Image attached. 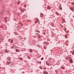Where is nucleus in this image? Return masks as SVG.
I'll list each match as a JSON object with an SVG mask.
<instances>
[{
  "label": "nucleus",
  "mask_w": 74,
  "mask_h": 74,
  "mask_svg": "<svg viewBox=\"0 0 74 74\" xmlns=\"http://www.w3.org/2000/svg\"><path fill=\"white\" fill-rule=\"evenodd\" d=\"M11 63V61H8L7 62V64L8 65H9L10 64V63Z\"/></svg>",
  "instance_id": "1"
},
{
  "label": "nucleus",
  "mask_w": 74,
  "mask_h": 74,
  "mask_svg": "<svg viewBox=\"0 0 74 74\" xmlns=\"http://www.w3.org/2000/svg\"><path fill=\"white\" fill-rule=\"evenodd\" d=\"M25 10H26L25 9H23L21 10V11L22 12H23L24 11H25Z\"/></svg>",
  "instance_id": "2"
},
{
  "label": "nucleus",
  "mask_w": 74,
  "mask_h": 74,
  "mask_svg": "<svg viewBox=\"0 0 74 74\" xmlns=\"http://www.w3.org/2000/svg\"><path fill=\"white\" fill-rule=\"evenodd\" d=\"M65 37L66 38H67V37H68V36H67V35L66 34L65 35Z\"/></svg>",
  "instance_id": "3"
},
{
  "label": "nucleus",
  "mask_w": 74,
  "mask_h": 74,
  "mask_svg": "<svg viewBox=\"0 0 74 74\" xmlns=\"http://www.w3.org/2000/svg\"><path fill=\"white\" fill-rule=\"evenodd\" d=\"M7 19H8V18H4V20L6 21H7Z\"/></svg>",
  "instance_id": "4"
},
{
  "label": "nucleus",
  "mask_w": 74,
  "mask_h": 74,
  "mask_svg": "<svg viewBox=\"0 0 74 74\" xmlns=\"http://www.w3.org/2000/svg\"><path fill=\"white\" fill-rule=\"evenodd\" d=\"M8 60H11V58H10V57H8Z\"/></svg>",
  "instance_id": "5"
},
{
  "label": "nucleus",
  "mask_w": 74,
  "mask_h": 74,
  "mask_svg": "<svg viewBox=\"0 0 74 74\" xmlns=\"http://www.w3.org/2000/svg\"><path fill=\"white\" fill-rule=\"evenodd\" d=\"M70 9H71V10H74V8H70Z\"/></svg>",
  "instance_id": "6"
},
{
  "label": "nucleus",
  "mask_w": 74,
  "mask_h": 74,
  "mask_svg": "<svg viewBox=\"0 0 74 74\" xmlns=\"http://www.w3.org/2000/svg\"><path fill=\"white\" fill-rule=\"evenodd\" d=\"M10 64L11 65H14V64L13 62L11 63Z\"/></svg>",
  "instance_id": "7"
},
{
  "label": "nucleus",
  "mask_w": 74,
  "mask_h": 74,
  "mask_svg": "<svg viewBox=\"0 0 74 74\" xmlns=\"http://www.w3.org/2000/svg\"><path fill=\"white\" fill-rule=\"evenodd\" d=\"M61 68L62 69H64V68L62 66L61 67Z\"/></svg>",
  "instance_id": "8"
},
{
  "label": "nucleus",
  "mask_w": 74,
  "mask_h": 74,
  "mask_svg": "<svg viewBox=\"0 0 74 74\" xmlns=\"http://www.w3.org/2000/svg\"><path fill=\"white\" fill-rule=\"evenodd\" d=\"M47 8L48 9H49V10H50V7H49V6H48L47 7Z\"/></svg>",
  "instance_id": "9"
},
{
  "label": "nucleus",
  "mask_w": 74,
  "mask_h": 74,
  "mask_svg": "<svg viewBox=\"0 0 74 74\" xmlns=\"http://www.w3.org/2000/svg\"><path fill=\"white\" fill-rule=\"evenodd\" d=\"M43 16V14H41L40 15V16H41V17H42Z\"/></svg>",
  "instance_id": "10"
},
{
  "label": "nucleus",
  "mask_w": 74,
  "mask_h": 74,
  "mask_svg": "<svg viewBox=\"0 0 74 74\" xmlns=\"http://www.w3.org/2000/svg\"><path fill=\"white\" fill-rule=\"evenodd\" d=\"M16 52H19V50L18 49H16Z\"/></svg>",
  "instance_id": "11"
},
{
  "label": "nucleus",
  "mask_w": 74,
  "mask_h": 74,
  "mask_svg": "<svg viewBox=\"0 0 74 74\" xmlns=\"http://www.w3.org/2000/svg\"><path fill=\"white\" fill-rule=\"evenodd\" d=\"M70 62L71 63L73 62V60H70Z\"/></svg>",
  "instance_id": "12"
},
{
  "label": "nucleus",
  "mask_w": 74,
  "mask_h": 74,
  "mask_svg": "<svg viewBox=\"0 0 74 74\" xmlns=\"http://www.w3.org/2000/svg\"><path fill=\"white\" fill-rule=\"evenodd\" d=\"M13 43V40H12L11 41V43Z\"/></svg>",
  "instance_id": "13"
},
{
  "label": "nucleus",
  "mask_w": 74,
  "mask_h": 74,
  "mask_svg": "<svg viewBox=\"0 0 74 74\" xmlns=\"http://www.w3.org/2000/svg\"><path fill=\"white\" fill-rule=\"evenodd\" d=\"M29 51H30V52H32V49H30L29 50Z\"/></svg>",
  "instance_id": "14"
},
{
  "label": "nucleus",
  "mask_w": 74,
  "mask_h": 74,
  "mask_svg": "<svg viewBox=\"0 0 74 74\" xmlns=\"http://www.w3.org/2000/svg\"><path fill=\"white\" fill-rule=\"evenodd\" d=\"M72 55H74V52H73V51H72Z\"/></svg>",
  "instance_id": "15"
},
{
  "label": "nucleus",
  "mask_w": 74,
  "mask_h": 74,
  "mask_svg": "<svg viewBox=\"0 0 74 74\" xmlns=\"http://www.w3.org/2000/svg\"><path fill=\"white\" fill-rule=\"evenodd\" d=\"M38 19L37 18L36 19V21H37L38 22Z\"/></svg>",
  "instance_id": "16"
},
{
  "label": "nucleus",
  "mask_w": 74,
  "mask_h": 74,
  "mask_svg": "<svg viewBox=\"0 0 74 74\" xmlns=\"http://www.w3.org/2000/svg\"><path fill=\"white\" fill-rule=\"evenodd\" d=\"M41 60H43V59H44V58H41Z\"/></svg>",
  "instance_id": "17"
},
{
  "label": "nucleus",
  "mask_w": 74,
  "mask_h": 74,
  "mask_svg": "<svg viewBox=\"0 0 74 74\" xmlns=\"http://www.w3.org/2000/svg\"><path fill=\"white\" fill-rule=\"evenodd\" d=\"M56 14L57 15H58V13H56Z\"/></svg>",
  "instance_id": "18"
},
{
  "label": "nucleus",
  "mask_w": 74,
  "mask_h": 74,
  "mask_svg": "<svg viewBox=\"0 0 74 74\" xmlns=\"http://www.w3.org/2000/svg\"><path fill=\"white\" fill-rule=\"evenodd\" d=\"M58 70H55V72H56V73H57V72H58Z\"/></svg>",
  "instance_id": "19"
},
{
  "label": "nucleus",
  "mask_w": 74,
  "mask_h": 74,
  "mask_svg": "<svg viewBox=\"0 0 74 74\" xmlns=\"http://www.w3.org/2000/svg\"><path fill=\"white\" fill-rule=\"evenodd\" d=\"M35 23H37V22L36 21H35Z\"/></svg>",
  "instance_id": "20"
},
{
  "label": "nucleus",
  "mask_w": 74,
  "mask_h": 74,
  "mask_svg": "<svg viewBox=\"0 0 74 74\" xmlns=\"http://www.w3.org/2000/svg\"><path fill=\"white\" fill-rule=\"evenodd\" d=\"M11 48H12V49H13V48H14V47H12V46Z\"/></svg>",
  "instance_id": "21"
},
{
  "label": "nucleus",
  "mask_w": 74,
  "mask_h": 74,
  "mask_svg": "<svg viewBox=\"0 0 74 74\" xmlns=\"http://www.w3.org/2000/svg\"><path fill=\"white\" fill-rule=\"evenodd\" d=\"M21 60H23V58H21Z\"/></svg>",
  "instance_id": "22"
},
{
  "label": "nucleus",
  "mask_w": 74,
  "mask_h": 74,
  "mask_svg": "<svg viewBox=\"0 0 74 74\" xmlns=\"http://www.w3.org/2000/svg\"><path fill=\"white\" fill-rule=\"evenodd\" d=\"M46 72H43L44 74H46Z\"/></svg>",
  "instance_id": "23"
},
{
  "label": "nucleus",
  "mask_w": 74,
  "mask_h": 74,
  "mask_svg": "<svg viewBox=\"0 0 74 74\" xmlns=\"http://www.w3.org/2000/svg\"><path fill=\"white\" fill-rule=\"evenodd\" d=\"M24 7H26V5H25L24 6Z\"/></svg>",
  "instance_id": "24"
},
{
  "label": "nucleus",
  "mask_w": 74,
  "mask_h": 74,
  "mask_svg": "<svg viewBox=\"0 0 74 74\" xmlns=\"http://www.w3.org/2000/svg\"><path fill=\"white\" fill-rule=\"evenodd\" d=\"M60 10H62V8L61 7L60 8Z\"/></svg>",
  "instance_id": "25"
},
{
  "label": "nucleus",
  "mask_w": 74,
  "mask_h": 74,
  "mask_svg": "<svg viewBox=\"0 0 74 74\" xmlns=\"http://www.w3.org/2000/svg\"><path fill=\"white\" fill-rule=\"evenodd\" d=\"M18 4H19L20 3V2H18Z\"/></svg>",
  "instance_id": "26"
},
{
  "label": "nucleus",
  "mask_w": 74,
  "mask_h": 74,
  "mask_svg": "<svg viewBox=\"0 0 74 74\" xmlns=\"http://www.w3.org/2000/svg\"><path fill=\"white\" fill-rule=\"evenodd\" d=\"M72 5H74V3H72Z\"/></svg>",
  "instance_id": "27"
},
{
  "label": "nucleus",
  "mask_w": 74,
  "mask_h": 74,
  "mask_svg": "<svg viewBox=\"0 0 74 74\" xmlns=\"http://www.w3.org/2000/svg\"><path fill=\"white\" fill-rule=\"evenodd\" d=\"M1 29H2V28H3V27H2V26L1 27Z\"/></svg>",
  "instance_id": "28"
},
{
  "label": "nucleus",
  "mask_w": 74,
  "mask_h": 74,
  "mask_svg": "<svg viewBox=\"0 0 74 74\" xmlns=\"http://www.w3.org/2000/svg\"><path fill=\"white\" fill-rule=\"evenodd\" d=\"M10 40H11V39H9V41H10Z\"/></svg>",
  "instance_id": "29"
},
{
  "label": "nucleus",
  "mask_w": 74,
  "mask_h": 74,
  "mask_svg": "<svg viewBox=\"0 0 74 74\" xmlns=\"http://www.w3.org/2000/svg\"><path fill=\"white\" fill-rule=\"evenodd\" d=\"M46 74H48V72H46Z\"/></svg>",
  "instance_id": "30"
},
{
  "label": "nucleus",
  "mask_w": 74,
  "mask_h": 74,
  "mask_svg": "<svg viewBox=\"0 0 74 74\" xmlns=\"http://www.w3.org/2000/svg\"><path fill=\"white\" fill-rule=\"evenodd\" d=\"M24 73H25V72H23V74H24Z\"/></svg>",
  "instance_id": "31"
},
{
  "label": "nucleus",
  "mask_w": 74,
  "mask_h": 74,
  "mask_svg": "<svg viewBox=\"0 0 74 74\" xmlns=\"http://www.w3.org/2000/svg\"><path fill=\"white\" fill-rule=\"evenodd\" d=\"M1 69V67L0 66V69Z\"/></svg>",
  "instance_id": "32"
},
{
  "label": "nucleus",
  "mask_w": 74,
  "mask_h": 74,
  "mask_svg": "<svg viewBox=\"0 0 74 74\" xmlns=\"http://www.w3.org/2000/svg\"><path fill=\"white\" fill-rule=\"evenodd\" d=\"M26 39V38H24V40H25Z\"/></svg>",
  "instance_id": "33"
},
{
  "label": "nucleus",
  "mask_w": 74,
  "mask_h": 74,
  "mask_svg": "<svg viewBox=\"0 0 74 74\" xmlns=\"http://www.w3.org/2000/svg\"><path fill=\"white\" fill-rule=\"evenodd\" d=\"M72 52H74V50H73V51H72Z\"/></svg>",
  "instance_id": "34"
},
{
  "label": "nucleus",
  "mask_w": 74,
  "mask_h": 74,
  "mask_svg": "<svg viewBox=\"0 0 74 74\" xmlns=\"http://www.w3.org/2000/svg\"><path fill=\"white\" fill-rule=\"evenodd\" d=\"M44 69H45V70H46V68H44Z\"/></svg>",
  "instance_id": "35"
},
{
  "label": "nucleus",
  "mask_w": 74,
  "mask_h": 74,
  "mask_svg": "<svg viewBox=\"0 0 74 74\" xmlns=\"http://www.w3.org/2000/svg\"><path fill=\"white\" fill-rule=\"evenodd\" d=\"M22 26H23V25H21Z\"/></svg>",
  "instance_id": "36"
},
{
  "label": "nucleus",
  "mask_w": 74,
  "mask_h": 74,
  "mask_svg": "<svg viewBox=\"0 0 74 74\" xmlns=\"http://www.w3.org/2000/svg\"><path fill=\"white\" fill-rule=\"evenodd\" d=\"M23 39V38H21V40H22V39Z\"/></svg>",
  "instance_id": "37"
},
{
  "label": "nucleus",
  "mask_w": 74,
  "mask_h": 74,
  "mask_svg": "<svg viewBox=\"0 0 74 74\" xmlns=\"http://www.w3.org/2000/svg\"><path fill=\"white\" fill-rule=\"evenodd\" d=\"M1 23V22H0V23Z\"/></svg>",
  "instance_id": "38"
}]
</instances>
